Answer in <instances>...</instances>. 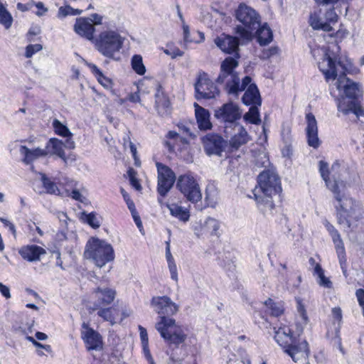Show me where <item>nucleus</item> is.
Masks as SVG:
<instances>
[{
	"label": "nucleus",
	"mask_w": 364,
	"mask_h": 364,
	"mask_svg": "<svg viewBox=\"0 0 364 364\" xmlns=\"http://www.w3.org/2000/svg\"><path fill=\"white\" fill-rule=\"evenodd\" d=\"M97 301L90 306V312L95 311L100 306H106L111 304L116 296V291L109 287H97L93 291Z\"/></svg>",
	"instance_id": "nucleus-16"
},
{
	"label": "nucleus",
	"mask_w": 364,
	"mask_h": 364,
	"mask_svg": "<svg viewBox=\"0 0 364 364\" xmlns=\"http://www.w3.org/2000/svg\"><path fill=\"white\" fill-rule=\"evenodd\" d=\"M318 166L322 178L328 188L333 192L338 202L336 206L338 223L344 229L353 228L354 223L361 218L363 210L357 202L347 196L344 182L336 177V173L340 167L339 164L334 163L331 166V171L328 169V164L323 161H320Z\"/></svg>",
	"instance_id": "nucleus-1"
},
{
	"label": "nucleus",
	"mask_w": 364,
	"mask_h": 364,
	"mask_svg": "<svg viewBox=\"0 0 364 364\" xmlns=\"http://www.w3.org/2000/svg\"><path fill=\"white\" fill-rule=\"evenodd\" d=\"M74 31L79 36L91 41L93 39L95 28L93 24L87 18H77L74 25Z\"/></svg>",
	"instance_id": "nucleus-22"
},
{
	"label": "nucleus",
	"mask_w": 364,
	"mask_h": 364,
	"mask_svg": "<svg viewBox=\"0 0 364 364\" xmlns=\"http://www.w3.org/2000/svg\"><path fill=\"white\" fill-rule=\"evenodd\" d=\"M338 1V0H316L317 4L323 6H333Z\"/></svg>",
	"instance_id": "nucleus-59"
},
{
	"label": "nucleus",
	"mask_w": 364,
	"mask_h": 364,
	"mask_svg": "<svg viewBox=\"0 0 364 364\" xmlns=\"http://www.w3.org/2000/svg\"><path fill=\"white\" fill-rule=\"evenodd\" d=\"M43 46L41 44H30L26 48L25 56L27 58H31L36 53L41 50Z\"/></svg>",
	"instance_id": "nucleus-44"
},
{
	"label": "nucleus",
	"mask_w": 364,
	"mask_h": 364,
	"mask_svg": "<svg viewBox=\"0 0 364 364\" xmlns=\"http://www.w3.org/2000/svg\"><path fill=\"white\" fill-rule=\"evenodd\" d=\"M132 69L140 75L146 73V68L143 63L142 57L139 55H134L132 58Z\"/></svg>",
	"instance_id": "nucleus-36"
},
{
	"label": "nucleus",
	"mask_w": 364,
	"mask_h": 364,
	"mask_svg": "<svg viewBox=\"0 0 364 364\" xmlns=\"http://www.w3.org/2000/svg\"><path fill=\"white\" fill-rule=\"evenodd\" d=\"M329 234L331 236L332 240L335 245L336 253L338 255L339 263H340L343 274L346 277H347L348 274H347L346 251H345L343 242L341 237V235L339 234V232L337 230L335 231H333V232L329 233Z\"/></svg>",
	"instance_id": "nucleus-19"
},
{
	"label": "nucleus",
	"mask_w": 364,
	"mask_h": 364,
	"mask_svg": "<svg viewBox=\"0 0 364 364\" xmlns=\"http://www.w3.org/2000/svg\"><path fill=\"white\" fill-rule=\"evenodd\" d=\"M265 305L270 309V314L274 316H279L283 313V308L280 304L273 302L271 299L265 301Z\"/></svg>",
	"instance_id": "nucleus-39"
},
{
	"label": "nucleus",
	"mask_w": 364,
	"mask_h": 364,
	"mask_svg": "<svg viewBox=\"0 0 364 364\" xmlns=\"http://www.w3.org/2000/svg\"><path fill=\"white\" fill-rule=\"evenodd\" d=\"M97 79L98 82L106 88L110 87L112 84L111 80L108 77H105L103 73H102Z\"/></svg>",
	"instance_id": "nucleus-53"
},
{
	"label": "nucleus",
	"mask_w": 364,
	"mask_h": 364,
	"mask_svg": "<svg viewBox=\"0 0 364 364\" xmlns=\"http://www.w3.org/2000/svg\"><path fill=\"white\" fill-rule=\"evenodd\" d=\"M151 306L159 315L160 320L155 328L168 346L178 347L184 343L186 334L181 326L177 325L176 320L171 318L178 311V306L168 296H154L151 301Z\"/></svg>",
	"instance_id": "nucleus-3"
},
{
	"label": "nucleus",
	"mask_w": 364,
	"mask_h": 364,
	"mask_svg": "<svg viewBox=\"0 0 364 364\" xmlns=\"http://www.w3.org/2000/svg\"><path fill=\"white\" fill-rule=\"evenodd\" d=\"M183 26V37L185 41H189V36H190V31H189V27L186 23L182 24Z\"/></svg>",
	"instance_id": "nucleus-62"
},
{
	"label": "nucleus",
	"mask_w": 364,
	"mask_h": 364,
	"mask_svg": "<svg viewBox=\"0 0 364 364\" xmlns=\"http://www.w3.org/2000/svg\"><path fill=\"white\" fill-rule=\"evenodd\" d=\"M55 215L60 223V232L64 237H65L66 230L68 229V224L70 219L67 214L64 212L58 211L55 213Z\"/></svg>",
	"instance_id": "nucleus-38"
},
{
	"label": "nucleus",
	"mask_w": 364,
	"mask_h": 364,
	"mask_svg": "<svg viewBox=\"0 0 364 364\" xmlns=\"http://www.w3.org/2000/svg\"><path fill=\"white\" fill-rule=\"evenodd\" d=\"M205 228L210 231L212 235H216L217 231L219 229V222L212 218H208L205 223Z\"/></svg>",
	"instance_id": "nucleus-40"
},
{
	"label": "nucleus",
	"mask_w": 364,
	"mask_h": 364,
	"mask_svg": "<svg viewBox=\"0 0 364 364\" xmlns=\"http://www.w3.org/2000/svg\"><path fill=\"white\" fill-rule=\"evenodd\" d=\"M158 171V187L159 194L164 197L171 189L176 181L174 172L167 166L157 162L156 164Z\"/></svg>",
	"instance_id": "nucleus-12"
},
{
	"label": "nucleus",
	"mask_w": 364,
	"mask_h": 364,
	"mask_svg": "<svg viewBox=\"0 0 364 364\" xmlns=\"http://www.w3.org/2000/svg\"><path fill=\"white\" fill-rule=\"evenodd\" d=\"M279 53V48L277 46H272L267 49H264L262 52L260 58L262 59H268L272 56H274Z\"/></svg>",
	"instance_id": "nucleus-47"
},
{
	"label": "nucleus",
	"mask_w": 364,
	"mask_h": 364,
	"mask_svg": "<svg viewBox=\"0 0 364 364\" xmlns=\"http://www.w3.org/2000/svg\"><path fill=\"white\" fill-rule=\"evenodd\" d=\"M123 38L120 34L113 30L102 31L95 39L97 50L104 56L113 58L114 55L122 48Z\"/></svg>",
	"instance_id": "nucleus-9"
},
{
	"label": "nucleus",
	"mask_w": 364,
	"mask_h": 364,
	"mask_svg": "<svg viewBox=\"0 0 364 364\" xmlns=\"http://www.w3.org/2000/svg\"><path fill=\"white\" fill-rule=\"evenodd\" d=\"M331 314L334 323L337 322L340 325L343 318L341 309L340 307H333L331 310Z\"/></svg>",
	"instance_id": "nucleus-50"
},
{
	"label": "nucleus",
	"mask_w": 364,
	"mask_h": 364,
	"mask_svg": "<svg viewBox=\"0 0 364 364\" xmlns=\"http://www.w3.org/2000/svg\"><path fill=\"white\" fill-rule=\"evenodd\" d=\"M307 126L306 128L307 143L313 148H318L320 145V140L318 136L317 122L312 113L306 114Z\"/></svg>",
	"instance_id": "nucleus-18"
},
{
	"label": "nucleus",
	"mask_w": 364,
	"mask_h": 364,
	"mask_svg": "<svg viewBox=\"0 0 364 364\" xmlns=\"http://www.w3.org/2000/svg\"><path fill=\"white\" fill-rule=\"evenodd\" d=\"M196 97L199 99H212L218 96L220 91L214 83L207 77L206 74L200 75L195 84Z\"/></svg>",
	"instance_id": "nucleus-13"
},
{
	"label": "nucleus",
	"mask_w": 364,
	"mask_h": 364,
	"mask_svg": "<svg viewBox=\"0 0 364 364\" xmlns=\"http://www.w3.org/2000/svg\"><path fill=\"white\" fill-rule=\"evenodd\" d=\"M318 68L326 81L336 78V88L343 90L348 98L355 99L358 95V85L346 77L347 67L341 58L335 54L333 48L323 50V58L318 62Z\"/></svg>",
	"instance_id": "nucleus-4"
},
{
	"label": "nucleus",
	"mask_w": 364,
	"mask_h": 364,
	"mask_svg": "<svg viewBox=\"0 0 364 364\" xmlns=\"http://www.w3.org/2000/svg\"><path fill=\"white\" fill-rule=\"evenodd\" d=\"M86 222L93 228L96 229L100 226V221L98 220L96 214L90 213L86 215Z\"/></svg>",
	"instance_id": "nucleus-46"
},
{
	"label": "nucleus",
	"mask_w": 364,
	"mask_h": 364,
	"mask_svg": "<svg viewBox=\"0 0 364 364\" xmlns=\"http://www.w3.org/2000/svg\"><path fill=\"white\" fill-rule=\"evenodd\" d=\"M184 54V52L181 50L179 48H174L171 53L170 54V56L171 58H176L177 57H181Z\"/></svg>",
	"instance_id": "nucleus-61"
},
{
	"label": "nucleus",
	"mask_w": 364,
	"mask_h": 364,
	"mask_svg": "<svg viewBox=\"0 0 364 364\" xmlns=\"http://www.w3.org/2000/svg\"><path fill=\"white\" fill-rule=\"evenodd\" d=\"M92 24L100 25L102 23V16L97 14H92L91 18L88 19Z\"/></svg>",
	"instance_id": "nucleus-57"
},
{
	"label": "nucleus",
	"mask_w": 364,
	"mask_h": 364,
	"mask_svg": "<svg viewBox=\"0 0 364 364\" xmlns=\"http://www.w3.org/2000/svg\"><path fill=\"white\" fill-rule=\"evenodd\" d=\"M41 176V181L43 188L46 189L47 193L60 195V190L58 189L56 183L48 178L44 173H40Z\"/></svg>",
	"instance_id": "nucleus-32"
},
{
	"label": "nucleus",
	"mask_w": 364,
	"mask_h": 364,
	"mask_svg": "<svg viewBox=\"0 0 364 364\" xmlns=\"http://www.w3.org/2000/svg\"><path fill=\"white\" fill-rule=\"evenodd\" d=\"M269 163V159L264 153H259L255 159V164L258 167H266Z\"/></svg>",
	"instance_id": "nucleus-45"
},
{
	"label": "nucleus",
	"mask_w": 364,
	"mask_h": 364,
	"mask_svg": "<svg viewBox=\"0 0 364 364\" xmlns=\"http://www.w3.org/2000/svg\"><path fill=\"white\" fill-rule=\"evenodd\" d=\"M168 208L171 214L173 216L178 218L180 220L186 222L189 220L190 215L187 209H185L175 203L169 205Z\"/></svg>",
	"instance_id": "nucleus-29"
},
{
	"label": "nucleus",
	"mask_w": 364,
	"mask_h": 364,
	"mask_svg": "<svg viewBox=\"0 0 364 364\" xmlns=\"http://www.w3.org/2000/svg\"><path fill=\"white\" fill-rule=\"evenodd\" d=\"M257 183L252 190L255 200L263 213L272 210L274 207L273 196L282 190L279 176L272 170H264L257 176Z\"/></svg>",
	"instance_id": "nucleus-5"
},
{
	"label": "nucleus",
	"mask_w": 364,
	"mask_h": 364,
	"mask_svg": "<svg viewBox=\"0 0 364 364\" xmlns=\"http://www.w3.org/2000/svg\"><path fill=\"white\" fill-rule=\"evenodd\" d=\"M36 7L38 9L37 12H36V16L41 17L44 16L48 11V9L44 6V4L41 1H38L36 3H33Z\"/></svg>",
	"instance_id": "nucleus-51"
},
{
	"label": "nucleus",
	"mask_w": 364,
	"mask_h": 364,
	"mask_svg": "<svg viewBox=\"0 0 364 364\" xmlns=\"http://www.w3.org/2000/svg\"><path fill=\"white\" fill-rule=\"evenodd\" d=\"M88 67L97 78L102 73V72L95 64L90 63L88 64Z\"/></svg>",
	"instance_id": "nucleus-60"
},
{
	"label": "nucleus",
	"mask_w": 364,
	"mask_h": 364,
	"mask_svg": "<svg viewBox=\"0 0 364 364\" xmlns=\"http://www.w3.org/2000/svg\"><path fill=\"white\" fill-rule=\"evenodd\" d=\"M139 333H140L141 344L146 345V343H148V334H147L146 330L141 326H139Z\"/></svg>",
	"instance_id": "nucleus-55"
},
{
	"label": "nucleus",
	"mask_w": 364,
	"mask_h": 364,
	"mask_svg": "<svg viewBox=\"0 0 364 364\" xmlns=\"http://www.w3.org/2000/svg\"><path fill=\"white\" fill-rule=\"evenodd\" d=\"M0 292L6 299H9V298L11 297V294H10L9 288L7 286L3 284L1 282H0Z\"/></svg>",
	"instance_id": "nucleus-58"
},
{
	"label": "nucleus",
	"mask_w": 364,
	"mask_h": 364,
	"mask_svg": "<svg viewBox=\"0 0 364 364\" xmlns=\"http://www.w3.org/2000/svg\"><path fill=\"white\" fill-rule=\"evenodd\" d=\"M297 311L301 318V322L306 324L308 322V316L304 304L300 299H296Z\"/></svg>",
	"instance_id": "nucleus-43"
},
{
	"label": "nucleus",
	"mask_w": 364,
	"mask_h": 364,
	"mask_svg": "<svg viewBox=\"0 0 364 364\" xmlns=\"http://www.w3.org/2000/svg\"><path fill=\"white\" fill-rule=\"evenodd\" d=\"M96 311H97V315L102 317L105 321H111L113 319L111 308L100 306Z\"/></svg>",
	"instance_id": "nucleus-42"
},
{
	"label": "nucleus",
	"mask_w": 364,
	"mask_h": 364,
	"mask_svg": "<svg viewBox=\"0 0 364 364\" xmlns=\"http://www.w3.org/2000/svg\"><path fill=\"white\" fill-rule=\"evenodd\" d=\"M18 253L24 259L36 262L40 260L41 256L46 254V250L40 246L31 245L21 247Z\"/></svg>",
	"instance_id": "nucleus-21"
},
{
	"label": "nucleus",
	"mask_w": 364,
	"mask_h": 364,
	"mask_svg": "<svg viewBox=\"0 0 364 364\" xmlns=\"http://www.w3.org/2000/svg\"><path fill=\"white\" fill-rule=\"evenodd\" d=\"M84 256L87 259H92L99 267H103L114 258L112 245L95 237L88 240Z\"/></svg>",
	"instance_id": "nucleus-8"
},
{
	"label": "nucleus",
	"mask_w": 364,
	"mask_h": 364,
	"mask_svg": "<svg viewBox=\"0 0 364 364\" xmlns=\"http://www.w3.org/2000/svg\"><path fill=\"white\" fill-rule=\"evenodd\" d=\"M176 188L183 194L184 198L196 203L202 199L200 186L191 173L180 175L176 180Z\"/></svg>",
	"instance_id": "nucleus-10"
},
{
	"label": "nucleus",
	"mask_w": 364,
	"mask_h": 364,
	"mask_svg": "<svg viewBox=\"0 0 364 364\" xmlns=\"http://www.w3.org/2000/svg\"><path fill=\"white\" fill-rule=\"evenodd\" d=\"M314 275L316 276L317 282L320 286L326 288H331L332 287V282L328 277H325L323 269L318 263L314 267Z\"/></svg>",
	"instance_id": "nucleus-31"
},
{
	"label": "nucleus",
	"mask_w": 364,
	"mask_h": 364,
	"mask_svg": "<svg viewBox=\"0 0 364 364\" xmlns=\"http://www.w3.org/2000/svg\"><path fill=\"white\" fill-rule=\"evenodd\" d=\"M355 102L353 100H346V99L342 96L338 99L337 107L338 112H342L344 115H348L351 113L352 109L354 107Z\"/></svg>",
	"instance_id": "nucleus-33"
},
{
	"label": "nucleus",
	"mask_w": 364,
	"mask_h": 364,
	"mask_svg": "<svg viewBox=\"0 0 364 364\" xmlns=\"http://www.w3.org/2000/svg\"><path fill=\"white\" fill-rule=\"evenodd\" d=\"M20 154L23 155V161L26 164H30L39 157L46 156L49 154V151L45 149L36 148L30 149L26 146H21Z\"/></svg>",
	"instance_id": "nucleus-24"
},
{
	"label": "nucleus",
	"mask_w": 364,
	"mask_h": 364,
	"mask_svg": "<svg viewBox=\"0 0 364 364\" xmlns=\"http://www.w3.org/2000/svg\"><path fill=\"white\" fill-rule=\"evenodd\" d=\"M13 23V17L4 6L0 3V24L6 29L11 28Z\"/></svg>",
	"instance_id": "nucleus-35"
},
{
	"label": "nucleus",
	"mask_w": 364,
	"mask_h": 364,
	"mask_svg": "<svg viewBox=\"0 0 364 364\" xmlns=\"http://www.w3.org/2000/svg\"><path fill=\"white\" fill-rule=\"evenodd\" d=\"M309 23L314 30H322L326 32L333 30L332 26L325 19V16L321 9L316 10L310 14Z\"/></svg>",
	"instance_id": "nucleus-20"
},
{
	"label": "nucleus",
	"mask_w": 364,
	"mask_h": 364,
	"mask_svg": "<svg viewBox=\"0 0 364 364\" xmlns=\"http://www.w3.org/2000/svg\"><path fill=\"white\" fill-rule=\"evenodd\" d=\"M70 196L75 200H78L80 202H84V200L86 199L81 193L80 192L78 191V190H73L70 194Z\"/></svg>",
	"instance_id": "nucleus-54"
},
{
	"label": "nucleus",
	"mask_w": 364,
	"mask_h": 364,
	"mask_svg": "<svg viewBox=\"0 0 364 364\" xmlns=\"http://www.w3.org/2000/svg\"><path fill=\"white\" fill-rule=\"evenodd\" d=\"M82 13V10L77 9H73L70 6H61L58 9V17H65L67 16H76L80 15Z\"/></svg>",
	"instance_id": "nucleus-37"
},
{
	"label": "nucleus",
	"mask_w": 364,
	"mask_h": 364,
	"mask_svg": "<svg viewBox=\"0 0 364 364\" xmlns=\"http://www.w3.org/2000/svg\"><path fill=\"white\" fill-rule=\"evenodd\" d=\"M63 146L62 141L56 138H52L47 142L46 149L49 151V154L57 155L62 159L65 163H67Z\"/></svg>",
	"instance_id": "nucleus-28"
},
{
	"label": "nucleus",
	"mask_w": 364,
	"mask_h": 364,
	"mask_svg": "<svg viewBox=\"0 0 364 364\" xmlns=\"http://www.w3.org/2000/svg\"><path fill=\"white\" fill-rule=\"evenodd\" d=\"M235 17L242 23L236 27V33L242 40L250 41L253 31L259 27V14L253 8L241 3L235 10Z\"/></svg>",
	"instance_id": "nucleus-7"
},
{
	"label": "nucleus",
	"mask_w": 364,
	"mask_h": 364,
	"mask_svg": "<svg viewBox=\"0 0 364 364\" xmlns=\"http://www.w3.org/2000/svg\"><path fill=\"white\" fill-rule=\"evenodd\" d=\"M55 134L63 137H71L73 134L68 127L57 119H54L52 123Z\"/></svg>",
	"instance_id": "nucleus-34"
},
{
	"label": "nucleus",
	"mask_w": 364,
	"mask_h": 364,
	"mask_svg": "<svg viewBox=\"0 0 364 364\" xmlns=\"http://www.w3.org/2000/svg\"><path fill=\"white\" fill-rule=\"evenodd\" d=\"M128 176L129 178L131 185L134 187L136 190H140L141 188V185L136 178V171L133 168H130L128 172Z\"/></svg>",
	"instance_id": "nucleus-49"
},
{
	"label": "nucleus",
	"mask_w": 364,
	"mask_h": 364,
	"mask_svg": "<svg viewBox=\"0 0 364 364\" xmlns=\"http://www.w3.org/2000/svg\"><path fill=\"white\" fill-rule=\"evenodd\" d=\"M215 43L223 52L229 54L235 53V56L239 57L237 38L223 33L215 39Z\"/></svg>",
	"instance_id": "nucleus-17"
},
{
	"label": "nucleus",
	"mask_w": 364,
	"mask_h": 364,
	"mask_svg": "<svg viewBox=\"0 0 364 364\" xmlns=\"http://www.w3.org/2000/svg\"><path fill=\"white\" fill-rule=\"evenodd\" d=\"M234 128L236 133L231 137L230 144L232 148L238 149L250 140V136L243 126L236 124Z\"/></svg>",
	"instance_id": "nucleus-23"
},
{
	"label": "nucleus",
	"mask_w": 364,
	"mask_h": 364,
	"mask_svg": "<svg viewBox=\"0 0 364 364\" xmlns=\"http://www.w3.org/2000/svg\"><path fill=\"white\" fill-rule=\"evenodd\" d=\"M355 295L358 301L359 305L363 307L364 306V289H358L356 290Z\"/></svg>",
	"instance_id": "nucleus-56"
},
{
	"label": "nucleus",
	"mask_w": 364,
	"mask_h": 364,
	"mask_svg": "<svg viewBox=\"0 0 364 364\" xmlns=\"http://www.w3.org/2000/svg\"><path fill=\"white\" fill-rule=\"evenodd\" d=\"M205 151L208 155L221 156L226 146V141L217 134L210 133L202 139Z\"/></svg>",
	"instance_id": "nucleus-15"
},
{
	"label": "nucleus",
	"mask_w": 364,
	"mask_h": 364,
	"mask_svg": "<svg viewBox=\"0 0 364 364\" xmlns=\"http://www.w3.org/2000/svg\"><path fill=\"white\" fill-rule=\"evenodd\" d=\"M53 254L56 255V265L60 267L62 269L65 268L63 267V261L60 257V252L59 251L54 252Z\"/></svg>",
	"instance_id": "nucleus-64"
},
{
	"label": "nucleus",
	"mask_w": 364,
	"mask_h": 364,
	"mask_svg": "<svg viewBox=\"0 0 364 364\" xmlns=\"http://www.w3.org/2000/svg\"><path fill=\"white\" fill-rule=\"evenodd\" d=\"M194 107L196 117L199 129L203 130L210 129L212 124L210 122L209 112L196 103L194 104Z\"/></svg>",
	"instance_id": "nucleus-26"
},
{
	"label": "nucleus",
	"mask_w": 364,
	"mask_h": 364,
	"mask_svg": "<svg viewBox=\"0 0 364 364\" xmlns=\"http://www.w3.org/2000/svg\"><path fill=\"white\" fill-rule=\"evenodd\" d=\"M324 16L325 19L327 21V22L330 23L331 26L337 22L338 15L335 12L334 9H330L327 10L326 12L324 14Z\"/></svg>",
	"instance_id": "nucleus-48"
},
{
	"label": "nucleus",
	"mask_w": 364,
	"mask_h": 364,
	"mask_svg": "<svg viewBox=\"0 0 364 364\" xmlns=\"http://www.w3.org/2000/svg\"><path fill=\"white\" fill-rule=\"evenodd\" d=\"M80 333L81 338L88 351H100L102 350L103 341L102 336L92 328H90L88 323H82Z\"/></svg>",
	"instance_id": "nucleus-14"
},
{
	"label": "nucleus",
	"mask_w": 364,
	"mask_h": 364,
	"mask_svg": "<svg viewBox=\"0 0 364 364\" xmlns=\"http://www.w3.org/2000/svg\"><path fill=\"white\" fill-rule=\"evenodd\" d=\"M238 65V61L235 58H226L221 63L220 73L215 82L219 85H223L227 94L235 97L247 88L242 97V102L246 105L261 106V96L257 85L251 83L252 78L245 76L240 82L239 75L234 71Z\"/></svg>",
	"instance_id": "nucleus-2"
},
{
	"label": "nucleus",
	"mask_w": 364,
	"mask_h": 364,
	"mask_svg": "<svg viewBox=\"0 0 364 364\" xmlns=\"http://www.w3.org/2000/svg\"><path fill=\"white\" fill-rule=\"evenodd\" d=\"M217 191L214 186L209 185L207 186L205 190V200L208 203H212L215 202L216 198Z\"/></svg>",
	"instance_id": "nucleus-41"
},
{
	"label": "nucleus",
	"mask_w": 364,
	"mask_h": 364,
	"mask_svg": "<svg viewBox=\"0 0 364 364\" xmlns=\"http://www.w3.org/2000/svg\"><path fill=\"white\" fill-rule=\"evenodd\" d=\"M142 347H143V351H144V356H145L146 359L147 360L152 359L153 358H152L150 350L149 349L148 343H146V345L142 344Z\"/></svg>",
	"instance_id": "nucleus-63"
},
{
	"label": "nucleus",
	"mask_w": 364,
	"mask_h": 364,
	"mask_svg": "<svg viewBox=\"0 0 364 364\" xmlns=\"http://www.w3.org/2000/svg\"><path fill=\"white\" fill-rule=\"evenodd\" d=\"M214 117L220 122L225 124V129L239 124L237 121L242 117L239 106L232 102L225 103L215 109Z\"/></svg>",
	"instance_id": "nucleus-11"
},
{
	"label": "nucleus",
	"mask_w": 364,
	"mask_h": 364,
	"mask_svg": "<svg viewBox=\"0 0 364 364\" xmlns=\"http://www.w3.org/2000/svg\"><path fill=\"white\" fill-rule=\"evenodd\" d=\"M168 269L171 274V278L177 282L178 281V272H177V267L176 263L168 264Z\"/></svg>",
	"instance_id": "nucleus-52"
},
{
	"label": "nucleus",
	"mask_w": 364,
	"mask_h": 364,
	"mask_svg": "<svg viewBox=\"0 0 364 364\" xmlns=\"http://www.w3.org/2000/svg\"><path fill=\"white\" fill-rule=\"evenodd\" d=\"M259 107V105L251 106L249 111L244 114V120L253 124H259L261 123V119Z\"/></svg>",
	"instance_id": "nucleus-30"
},
{
	"label": "nucleus",
	"mask_w": 364,
	"mask_h": 364,
	"mask_svg": "<svg viewBox=\"0 0 364 364\" xmlns=\"http://www.w3.org/2000/svg\"><path fill=\"white\" fill-rule=\"evenodd\" d=\"M255 34L257 42L260 46H266L270 43L273 40V33L271 28L265 23L259 25V27L253 31Z\"/></svg>",
	"instance_id": "nucleus-27"
},
{
	"label": "nucleus",
	"mask_w": 364,
	"mask_h": 364,
	"mask_svg": "<svg viewBox=\"0 0 364 364\" xmlns=\"http://www.w3.org/2000/svg\"><path fill=\"white\" fill-rule=\"evenodd\" d=\"M274 339L283 348L284 352L295 363L306 360L308 358L309 353L308 343L306 341L296 343L288 326L280 327L275 331Z\"/></svg>",
	"instance_id": "nucleus-6"
},
{
	"label": "nucleus",
	"mask_w": 364,
	"mask_h": 364,
	"mask_svg": "<svg viewBox=\"0 0 364 364\" xmlns=\"http://www.w3.org/2000/svg\"><path fill=\"white\" fill-rule=\"evenodd\" d=\"M161 85H157V91L155 94V108L159 114L166 116L170 114V103L168 99L161 90Z\"/></svg>",
	"instance_id": "nucleus-25"
}]
</instances>
